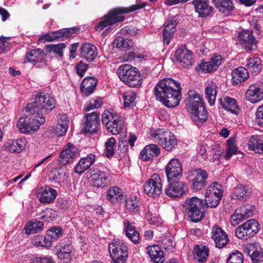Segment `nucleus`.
<instances>
[{"mask_svg":"<svg viewBox=\"0 0 263 263\" xmlns=\"http://www.w3.org/2000/svg\"><path fill=\"white\" fill-rule=\"evenodd\" d=\"M180 83L171 78L161 80L155 87L157 100L164 106L173 108L177 106L182 99Z\"/></svg>","mask_w":263,"mask_h":263,"instance_id":"f257e3e1","label":"nucleus"},{"mask_svg":"<svg viewBox=\"0 0 263 263\" xmlns=\"http://www.w3.org/2000/svg\"><path fill=\"white\" fill-rule=\"evenodd\" d=\"M188 111L193 121L196 123L206 121V111L202 101L201 97L195 90H190L185 101Z\"/></svg>","mask_w":263,"mask_h":263,"instance_id":"f03ea898","label":"nucleus"},{"mask_svg":"<svg viewBox=\"0 0 263 263\" xmlns=\"http://www.w3.org/2000/svg\"><path fill=\"white\" fill-rule=\"evenodd\" d=\"M147 4V2L137 0L135 5L129 7H120L112 10L100 21V30L108 26L123 21L125 19L123 14L142 9Z\"/></svg>","mask_w":263,"mask_h":263,"instance_id":"7ed1b4c3","label":"nucleus"},{"mask_svg":"<svg viewBox=\"0 0 263 263\" xmlns=\"http://www.w3.org/2000/svg\"><path fill=\"white\" fill-rule=\"evenodd\" d=\"M55 100L48 93L43 92L37 94L34 101L29 103L26 106V111L30 114L41 117L42 114H48L55 107Z\"/></svg>","mask_w":263,"mask_h":263,"instance_id":"20e7f679","label":"nucleus"},{"mask_svg":"<svg viewBox=\"0 0 263 263\" xmlns=\"http://www.w3.org/2000/svg\"><path fill=\"white\" fill-rule=\"evenodd\" d=\"M151 138L157 142L167 152H171L177 144L175 136L169 131L158 129L151 133Z\"/></svg>","mask_w":263,"mask_h":263,"instance_id":"39448f33","label":"nucleus"},{"mask_svg":"<svg viewBox=\"0 0 263 263\" xmlns=\"http://www.w3.org/2000/svg\"><path fill=\"white\" fill-rule=\"evenodd\" d=\"M110 256L113 263H124L128 257V248L122 241L114 239L108 245Z\"/></svg>","mask_w":263,"mask_h":263,"instance_id":"423d86ee","label":"nucleus"},{"mask_svg":"<svg viewBox=\"0 0 263 263\" xmlns=\"http://www.w3.org/2000/svg\"><path fill=\"white\" fill-rule=\"evenodd\" d=\"M203 202L202 200L197 197H193L186 199L184 206L188 211L192 221L198 222L204 217L205 213L203 209Z\"/></svg>","mask_w":263,"mask_h":263,"instance_id":"0eeeda50","label":"nucleus"},{"mask_svg":"<svg viewBox=\"0 0 263 263\" xmlns=\"http://www.w3.org/2000/svg\"><path fill=\"white\" fill-rule=\"evenodd\" d=\"M222 193V186L217 182L213 183L206 189L204 194L205 203L210 208L216 207L220 203Z\"/></svg>","mask_w":263,"mask_h":263,"instance_id":"6e6552de","label":"nucleus"},{"mask_svg":"<svg viewBox=\"0 0 263 263\" xmlns=\"http://www.w3.org/2000/svg\"><path fill=\"white\" fill-rule=\"evenodd\" d=\"M36 116L37 118L33 119L20 118L17 123L19 130L24 134L31 133L37 130L40 125L45 123V118L43 116Z\"/></svg>","mask_w":263,"mask_h":263,"instance_id":"1a4fd4ad","label":"nucleus"},{"mask_svg":"<svg viewBox=\"0 0 263 263\" xmlns=\"http://www.w3.org/2000/svg\"><path fill=\"white\" fill-rule=\"evenodd\" d=\"M208 178L207 172L201 168L191 171L188 176L192 189L196 191L202 190L207 185Z\"/></svg>","mask_w":263,"mask_h":263,"instance_id":"9d476101","label":"nucleus"},{"mask_svg":"<svg viewBox=\"0 0 263 263\" xmlns=\"http://www.w3.org/2000/svg\"><path fill=\"white\" fill-rule=\"evenodd\" d=\"M259 230L258 222L255 219H250L236 229L235 235L238 238L247 239L256 235Z\"/></svg>","mask_w":263,"mask_h":263,"instance_id":"9b49d317","label":"nucleus"},{"mask_svg":"<svg viewBox=\"0 0 263 263\" xmlns=\"http://www.w3.org/2000/svg\"><path fill=\"white\" fill-rule=\"evenodd\" d=\"M162 181L158 174L153 175L144 185L145 193L151 197H158L162 193Z\"/></svg>","mask_w":263,"mask_h":263,"instance_id":"f8f14e48","label":"nucleus"},{"mask_svg":"<svg viewBox=\"0 0 263 263\" xmlns=\"http://www.w3.org/2000/svg\"><path fill=\"white\" fill-rule=\"evenodd\" d=\"M46 57L43 50L39 48L32 49L27 52L24 62L30 63L37 68H42L47 64Z\"/></svg>","mask_w":263,"mask_h":263,"instance_id":"ddd939ff","label":"nucleus"},{"mask_svg":"<svg viewBox=\"0 0 263 263\" xmlns=\"http://www.w3.org/2000/svg\"><path fill=\"white\" fill-rule=\"evenodd\" d=\"M178 21L176 16L169 17L163 25L162 31L163 44L168 45L176 31Z\"/></svg>","mask_w":263,"mask_h":263,"instance_id":"4468645a","label":"nucleus"},{"mask_svg":"<svg viewBox=\"0 0 263 263\" xmlns=\"http://www.w3.org/2000/svg\"><path fill=\"white\" fill-rule=\"evenodd\" d=\"M165 172L168 181L182 176V164L180 160L178 158L171 159L165 166Z\"/></svg>","mask_w":263,"mask_h":263,"instance_id":"2eb2a0df","label":"nucleus"},{"mask_svg":"<svg viewBox=\"0 0 263 263\" xmlns=\"http://www.w3.org/2000/svg\"><path fill=\"white\" fill-rule=\"evenodd\" d=\"M168 181L169 183L164 191L167 196L176 198L181 197L184 194L185 192V184L183 182L173 180Z\"/></svg>","mask_w":263,"mask_h":263,"instance_id":"dca6fc26","label":"nucleus"},{"mask_svg":"<svg viewBox=\"0 0 263 263\" xmlns=\"http://www.w3.org/2000/svg\"><path fill=\"white\" fill-rule=\"evenodd\" d=\"M238 40L246 50H251L256 47L257 41L252 31L243 30L238 33Z\"/></svg>","mask_w":263,"mask_h":263,"instance_id":"f3484780","label":"nucleus"},{"mask_svg":"<svg viewBox=\"0 0 263 263\" xmlns=\"http://www.w3.org/2000/svg\"><path fill=\"white\" fill-rule=\"evenodd\" d=\"M86 121L82 128L84 134H94L97 132L99 124V116L97 112L93 111L85 116Z\"/></svg>","mask_w":263,"mask_h":263,"instance_id":"a211bd4d","label":"nucleus"},{"mask_svg":"<svg viewBox=\"0 0 263 263\" xmlns=\"http://www.w3.org/2000/svg\"><path fill=\"white\" fill-rule=\"evenodd\" d=\"M211 237L214 240L216 247L218 248H223L229 241L228 236L227 233L221 227L217 226L213 227Z\"/></svg>","mask_w":263,"mask_h":263,"instance_id":"6ab92c4d","label":"nucleus"},{"mask_svg":"<svg viewBox=\"0 0 263 263\" xmlns=\"http://www.w3.org/2000/svg\"><path fill=\"white\" fill-rule=\"evenodd\" d=\"M246 98L252 103L263 100V87L255 84L251 85L246 91Z\"/></svg>","mask_w":263,"mask_h":263,"instance_id":"aec40b11","label":"nucleus"},{"mask_svg":"<svg viewBox=\"0 0 263 263\" xmlns=\"http://www.w3.org/2000/svg\"><path fill=\"white\" fill-rule=\"evenodd\" d=\"M222 60V58L220 55L215 54L211 58L210 61L199 64V68L203 72L208 73L216 70L221 64Z\"/></svg>","mask_w":263,"mask_h":263,"instance_id":"412c9836","label":"nucleus"},{"mask_svg":"<svg viewBox=\"0 0 263 263\" xmlns=\"http://www.w3.org/2000/svg\"><path fill=\"white\" fill-rule=\"evenodd\" d=\"M77 155V148L72 144L68 143L60 154L61 162L63 164L71 163Z\"/></svg>","mask_w":263,"mask_h":263,"instance_id":"4be33fe9","label":"nucleus"},{"mask_svg":"<svg viewBox=\"0 0 263 263\" xmlns=\"http://www.w3.org/2000/svg\"><path fill=\"white\" fill-rule=\"evenodd\" d=\"M97 84V78L93 77L85 78L82 82L80 87L82 93L86 97L90 96L94 91Z\"/></svg>","mask_w":263,"mask_h":263,"instance_id":"5701e85b","label":"nucleus"},{"mask_svg":"<svg viewBox=\"0 0 263 263\" xmlns=\"http://www.w3.org/2000/svg\"><path fill=\"white\" fill-rule=\"evenodd\" d=\"M175 58L183 67L191 65L193 53L186 48L178 49L175 52Z\"/></svg>","mask_w":263,"mask_h":263,"instance_id":"b1692460","label":"nucleus"},{"mask_svg":"<svg viewBox=\"0 0 263 263\" xmlns=\"http://www.w3.org/2000/svg\"><path fill=\"white\" fill-rule=\"evenodd\" d=\"M247 145L250 151L256 154H263V135L252 136L248 140Z\"/></svg>","mask_w":263,"mask_h":263,"instance_id":"393cba45","label":"nucleus"},{"mask_svg":"<svg viewBox=\"0 0 263 263\" xmlns=\"http://www.w3.org/2000/svg\"><path fill=\"white\" fill-rule=\"evenodd\" d=\"M251 192L252 189L248 185L239 184L235 188L231 197L234 200H245L250 196Z\"/></svg>","mask_w":263,"mask_h":263,"instance_id":"a878e982","label":"nucleus"},{"mask_svg":"<svg viewBox=\"0 0 263 263\" xmlns=\"http://www.w3.org/2000/svg\"><path fill=\"white\" fill-rule=\"evenodd\" d=\"M193 3L200 17H206L210 15L213 10V8L209 6L207 0H194Z\"/></svg>","mask_w":263,"mask_h":263,"instance_id":"bb28decb","label":"nucleus"},{"mask_svg":"<svg viewBox=\"0 0 263 263\" xmlns=\"http://www.w3.org/2000/svg\"><path fill=\"white\" fill-rule=\"evenodd\" d=\"M160 153V149L154 144L146 145L140 154V158L143 161H148L158 156Z\"/></svg>","mask_w":263,"mask_h":263,"instance_id":"cd10ccee","label":"nucleus"},{"mask_svg":"<svg viewBox=\"0 0 263 263\" xmlns=\"http://www.w3.org/2000/svg\"><path fill=\"white\" fill-rule=\"evenodd\" d=\"M222 107L226 110L232 114L237 115L239 112V108L236 100L233 98L226 96L219 100Z\"/></svg>","mask_w":263,"mask_h":263,"instance_id":"c85d7f7f","label":"nucleus"},{"mask_svg":"<svg viewBox=\"0 0 263 263\" xmlns=\"http://www.w3.org/2000/svg\"><path fill=\"white\" fill-rule=\"evenodd\" d=\"M81 56L88 62L92 61L97 54V49L90 43L83 44L81 47Z\"/></svg>","mask_w":263,"mask_h":263,"instance_id":"c756f323","label":"nucleus"},{"mask_svg":"<svg viewBox=\"0 0 263 263\" xmlns=\"http://www.w3.org/2000/svg\"><path fill=\"white\" fill-rule=\"evenodd\" d=\"M205 98L209 104L213 106L215 104L217 94V85L213 81H208L205 88Z\"/></svg>","mask_w":263,"mask_h":263,"instance_id":"7c9ffc66","label":"nucleus"},{"mask_svg":"<svg viewBox=\"0 0 263 263\" xmlns=\"http://www.w3.org/2000/svg\"><path fill=\"white\" fill-rule=\"evenodd\" d=\"M95 160V156L93 154H89L87 157L81 158L74 167L75 173L82 174L94 163Z\"/></svg>","mask_w":263,"mask_h":263,"instance_id":"2f4dec72","label":"nucleus"},{"mask_svg":"<svg viewBox=\"0 0 263 263\" xmlns=\"http://www.w3.org/2000/svg\"><path fill=\"white\" fill-rule=\"evenodd\" d=\"M146 252L152 260L155 263H162L164 261L163 252L157 245L148 246Z\"/></svg>","mask_w":263,"mask_h":263,"instance_id":"473e14b6","label":"nucleus"},{"mask_svg":"<svg viewBox=\"0 0 263 263\" xmlns=\"http://www.w3.org/2000/svg\"><path fill=\"white\" fill-rule=\"evenodd\" d=\"M40 190L41 191L39 192L41 194L40 201L42 203H51L54 201L57 195V191L49 186H45Z\"/></svg>","mask_w":263,"mask_h":263,"instance_id":"72a5a7b5","label":"nucleus"},{"mask_svg":"<svg viewBox=\"0 0 263 263\" xmlns=\"http://www.w3.org/2000/svg\"><path fill=\"white\" fill-rule=\"evenodd\" d=\"M232 82L234 84H239L243 82L249 77L247 69L243 67H239L232 72Z\"/></svg>","mask_w":263,"mask_h":263,"instance_id":"f704fd0d","label":"nucleus"},{"mask_svg":"<svg viewBox=\"0 0 263 263\" xmlns=\"http://www.w3.org/2000/svg\"><path fill=\"white\" fill-rule=\"evenodd\" d=\"M136 69V67L129 64H124L118 68L117 74L120 79L126 84L128 78L132 75Z\"/></svg>","mask_w":263,"mask_h":263,"instance_id":"c9c22d12","label":"nucleus"},{"mask_svg":"<svg viewBox=\"0 0 263 263\" xmlns=\"http://www.w3.org/2000/svg\"><path fill=\"white\" fill-rule=\"evenodd\" d=\"M194 258L200 263L206 261L209 255V249L202 245H197L194 249Z\"/></svg>","mask_w":263,"mask_h":263,"instance_id":"e433bc0d","label":"nucleus"},{"mask_svg":"<svg viewBox=\"0 0 263 263\" xmlns=\"http://www.w3.org/2000/svg\"><path fill=\"white\" fill-rule=\"evenodd\" d=\"M73 248L70 245H65L62 246L57 253V256L61 260V263H68L71 260V254Z\"/></svg>","mask_w":263,"mask_h":263,"instance_id":"4c0bfd02","label":"nucleus"},{"mask_svg":"<svg viewBox=\"0 0 263 263\" xmlns=\"http://www.w3.org/2000/svg\"><path fill=\"white\" fill-rule=\"evenodd\" d=\"M124 230L126 236L134 243H137L140 239L139 232L135 228L130 225L128 220L124 221Z\"/></svg>","mask_w":263,"mask_h":263,"instance_id":"58836bf2","label":"nucleus"},{"mask_svg":"<svg viewBox=\"0 0 263 263\" xmlns=\"http://www.w3.org/2000/svg\"><path fill=\"white\" fill-rule=\"evenodd\" d=\"M124 126L123 121L122 117H115L111 123L109 124L106 128L108 132L111 133L113 135L120 134L123 130Z\"/></svg>","mask_w":263,"mask_h":263,"instance_id":"ea45409f","label":"nucleus"},{"mask_svg":"<svg viewBox=\"0 0 263 263\" xmlns=\"http://www.w3.org/2000/svg\"><path fill=\"white\" fill-rule=\"evenodd\" d=\"M140 202L135 195H131L127 197L125 200V208L129 212L132 213H137L139 211Z\"/></svg>","mask_w":263,"mask_h":263,"instance_id":"a19ab883","label":"nucleus"},{"mask_svg":"<svg viewBox=\"0 0 263 263\" xmlns=\"http://www.w3.org/2000/svg\"><path fill=\"white\" fill-rule=\"evenodd\" d=\"M123 197L122 190L118 186L110 187L107 193V199L112 203L122 200Z\"/></svg>","mask_w":263,"mask_h":263,"instance_id":"79ce46f5","label":"nucleus"},{"mask_svg":"<svg viewBox=\"0 0 263 263\" xmlns=\"http://www.w3.org/2000/svg\"><path fill=\"white\" fill-rule=\"evenodd\" d=\"M215 7L223 13H229L233 8L232 0H213Z\"/></svg>","mask_w":263,"mask_h":263,"instance_id":"37998d69","label":"nucleus"},{"mask_svg":"<svg viewBox=\"0 0 263 263\" xmlns=\"http://www.w3.org/2000/svg\"><path fill=\"white\" fill-rule=\"evenodd\" d=\"M246 66L248 70L255 74L259 73L262 68L261 61L258 58H252L248 59Z\"/></svg>","mask_w":263,"mask_h":263,"instance_id":"c03bdc74","label":"nucleus"},{"mask_svg":"<svg viewBox=\"0 0 263 263\" xmlns=\"http://www.w3.org/2000/svg\"><path fill=\"white\" fill-rule=\"evenodd\" d=\"M142 83V77L136 68L132 75L128 78L126 85L130 87H138L141 86Z\"/></svg>","mask_w":263,"mask_h":263,"instance_id":"a18cd8bd","label":"nucleus"},{"mask_svg":"<svg viewBox=\"0 0 263 263\" xmlns=\"http://www.w3.org/2000/svg\"><path fill=\"white\" fill-rule=\"evenodd\" d=\"M43 230V224L42 222H29L24 227V230L27 234L39 233Z\"/></svg>","mask_w":263,"mask_h":263,"instance_id":"49530a36","label":"nucleus"},{"mask_svg":"<svg viewBox=\"0 0 263 263\" xmlns=\"http://www.w3.org/2000/svg\"><path fill=\"white\" fill-rule=\"evenodd\" d=\"M24 148V142L21 140L9 141L6 145V149L11 153H20Z\"/></svg>","mask_w":263,"mask_h":263,"instance_id":"de8ad7c7","label":"nucleus"},{"mask_svg":"<svg viewBox=\"0 0 263 263\" xmlns=\"http://www.w3.org/2000/svg\"><path fill=\"white\" fill-rule=\"evenodd\" d=\"M66 48V45L64 43H60L58 44H49L46 45L45 50L49 54H57L60 57H63V50Z\"/></svg>","mask_w":263,"mask_h":263,"instance_id":"09e8293b","label":"nucleus"},{"mask_svg":"<svg viewBox=\"0 0 263 263\" xmlns=\"http://www.w3.org/2000/svg\"><path fill=\"white\" fill-rule=\"evenodd\" d=\"M120 116L113 110H105L102 115V121L106 128L112 123L115 117H119Z\"/></svg>","mask_w":263,"mask_h":263,"instance_id":"8fccbe9b","label":"nucleus"},{"mask_svg":"<svg viewBox=\"0 0 263 263\" xmlns=\"http://www.w3.org/2000/svg\"><path fill=\"white\" fill-rule=\"evenodd\" d=\"M116 142V139L114 137H110L108 139L107 141L105 143L104 154L108 158H111L115 153V145Z\"/></svg>","mask_w":263,"mask_h":263,"instance_id":"3c124183","label":"nucleus"},{"mask_svg":"<svg viewBox=\"0 0 263 263\" xmlns=\"http://www.w3.org/2000/svg\"><path fill=\"white\" fill-rule=\"evenodd\" d=\"M136 96V92L133 90H128L125 91L123 96L124 106L125 107L133 106L134 104Z\"/></svg>","mask_w":263,"mask_h":263,"instance_id":"603ef678","label":"nucleus"},{"mask_svg":"<svg viewBox=\"0 0 263 263\" xmlns=\"http://www.w3.org/2000/svg\"><path fill=\"white\" fill-rule=\"evenodd\" d=\"M235 138H231L227 141V149L225 155L227 159H229L233 155L235 154L237 151V147L235 144Z\"/></svg>","mask_w":263,"mask_h":263,"instance_id":"864d4df0","label":"nucleus"},{"mask_svg":"<svg viewBox=\"0 0 263 263\" xmlns=\"http://www.w3.org/2000/svg\"><path fill=\"white\" fill-rule=\"evenodd\" d=\"M32 243L35 246L43 247H48L51 245V242L49 239L43 235H37L34 237L32 240Z\"/></svg>","mask_w":263,"mask_h":263,"instance_id":"5fc2aeb1","label":"nucleus"},{"mask_svg":"<svg viewBox=\"0 0 263 263\" xmlns=\"http://www.w3.org/2000/svg\"><path fill=\"white\" fill-rule=\"evenodd\" d=\"M115 43L116 46L119 48H124L127 49L132 48L134 45V43L132 40L124 39L122 37H117L115 40Z\"/></svg>","mask_w":263,"mask_h":263,"instance_id":"6e6d98bb","label":"nucleus"},{"mask_svg":"<svg viewBox=\"0 0 263 263\" xmlns=\"http://www.w3.org/2000/svg\"><path fill=\"white\" fill-rule=\"evenodd\" d=\"M246 219L239 208L237 209L234 213L231 215L230 222L233 226H236Z\"/></svg>","mask_w":263,"mask_h":263,"instance_id":"4d7b16f0","label":"nucleus"},{"mask_svg":"<svg viewBox=\"0 0 263 263\" xmlns=\"http://www.w3.org/2000/svg\"><path fill=\"white\" fill-rule=\"evenodd\" d=\"M62 235V230L61 228L54 227L47 231V236L51 242L55 240Z\"/></svg>","mask_w":263,"mask_h":263,"instance_id":"13d9d810","label":"nucleus"},{"mask_svg":"<svg viewBox=\"0 0 263 263\" xmlns=\"http://www.w3.org/2000/svg\"><path fill=\"white\" fill-rule=\"evenodd\" d=\"M211 153L213 155L212 161L213 162H218L219 159L223 152V149L221 148L220 144L214 143L211 146Z\"/></svg>","mask_w":263,"mask_h":263,"instance_id":"bf43d9fd","label":"nucleus"},{"mask_svg":"<svg viewBox=\"0 0 263 263\" xmlns=\"http://www.w3.org/2000/svg\"><path fill=\"white\" fill-rule=\"evenodd\" d=\"M248 254L254 261H258L262 257V253L258 250H254L255 246L253 244L249 245L248 247Z\"/></svg>","mask_w":263,"mask_h":263,"instance_id":"052dcab7","label":"nucleus"},{"mask_svg":"<svg viewBox=\"0 0 263 263\" xmlns=\"http://www.w3.org/2000/svg\"><path fill=\"white\" fill-rule=\"evenodd\" d=\"M227 263H243L242 254L238 251L233 252L227 258Z\"/></svg>","mask_w":263,"mask_h":263,"instance_id":"680f3d73","label":"nucleus"},{"mask_svg":"<svg viewBox=\"0 0 263 263\" xmlns=\"http://www.w3.org/2000/svg\"><path fill=\"white\" fill-rule=\"evenodd\" d=\"M239 208L246 218L252 216L255 211V206L250 204L243 205Z\"/></svg>","mask_w":263,"mask_h":263,"instance_id":"e2e57ef3","label":"nucleus"},{"mask_svg":"<svg viewBox=\"0 0 263 263\" xmlns=\"http://www.w3.org/2000/svg\"><path fill=\"white\" fill-rule=\"evenodd\" d=\"M68 121L66 119L62 123H59L55 128V134L59 136H62L65 134L68 129Z\"/></svg>","mask_w":263,"mask_h":263,"instance_id":"0e129e2a","label":"nucleus"},{"mask_svg":"<svg viewBox=\"0 0 263 263\" xmlns=\"http://www.w3.org/2000/svg\"><path fill=\"white\" fill-rule=\"evenodd\" d=\"M45 214L42 216V219L48 222L54 221L57 217V212L51 209L45 211Z\"/></svg>","mask_w":263,"mask_h":263,"instance_id":"69168bd1","label":"nucleus"},{"mask_svg":"<svg viewBox=\"0 0 263 263\" xmlns=\"http://www.w3.org/2000/svg\"><path fill=\"white\" fill-rule=\"evenodd\" d=\"M88 68V64L85 63L83 61H81L77 64L75 69L77 73L80 77H83Z\"/></svg>","mask_w":263,"mask_h":263,"instance_id":"338daca9","label":"nucleus"},{"mask_svg":"<svg viewBox=\"0 0 263 263\" xmlns=\"http://www.w3.org/2000/svg\"><path fill=\"white\" fill-rule=\"evenodd\" d=\"M256 123L260 127L263 128V104L257 108L255 113Z\"/></svg>","mask_w":263,"mask_h":263,"instance_id":"774afa93","label":"nucleus"}]
</instances>
